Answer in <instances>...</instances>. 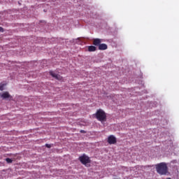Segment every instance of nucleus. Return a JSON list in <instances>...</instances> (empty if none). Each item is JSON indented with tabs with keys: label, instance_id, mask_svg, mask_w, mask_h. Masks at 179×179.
<instances>
[{
	"label": "nucleus",
	"instance_id": "15",
	"mask_svg": "<svg viewBox=\"0 0 179 179\" xmlns=\"http://www.w3.org/2000/svg\"><path fill=\"white\" fill-rule=\"evenodd\" d=\"M166 179H171V178H167Z\"/></svg>",
	"mask_w": 179,
	"mask_h": 179
},
{
	"label": "nucleus",
	"instance_id": "2",
	"mask_svg": "<svg viewBox=\"0 0 179 179\" xmlns=\"http://www.w3.org/2000/svg\"><path fill=\"white\" fill-rule=\"evenodd\" d=\"M96 118L98 120V121H106V118H107V115H106V113L103 111V110H98L96 113Z\"/></svg>",
	"mask_w": 179,
	"mask_h": 179
},
{
	"label": "nucleus",
	"instance_id": "4",
	"mask_svg": "<svg viewBox=\"0 0 179 179\" xmlns=\"http://www.w3.org/2000/svg\"><path fill=\"white\" fill-rule=\"evenodd\" d=\"M0 97L1 99H3V100H6V99H9V100H12V96H10L8 92L0 93Z\"/></svg>",
	"mask_w": 179,
	"mask_h": 179
},
{
	"label": "nucleus",
	"instance_id": "11",
	"mask_svg": "<svg viewBox=\"0 0 179 179\" xmlns=\"http://www.w3.org/2000/svg\"><path fill=\"white\" fill-rule=\"evenodd\" d=\"M6 162H7V163L9 164V163H12V162H13V161L10 158H6Z\"/></svg>",
	"mask_w": 179,
	"mask_h": 179
},
{
	"label": "nucleus",
	"instance_id": "13",
	"mask_svg": "<svg viewBox=\"0 0 179 179\" xmlns=\"http://www.w3.org/2000/svg\"><path fill=\"white\" fill-rule=\"evenodd\" d=\"M81 134H86V131L85 130H80Z\"/></svg>",
	"mask_w": 179,
	"mask_h": 179
},
{
	"label": "nucleus",
	"instance_id": "5",
	"mask_svg": "<svg viewBox=\"0 0 179 179\" xmlns=\"http://www.w3.org/2000/svg\"><path fill=\"white\" fill-rule=\"evenodd\" d=\"M108 143L109 145H115L117 143V138L115 136L111 135L108 138Z\"/></svg>",
	"mask_w": 179,
	"mask_h": 179
},
{
	"label": "nucleus",
	"instance_id": "3",
	"mask_svg": "<svg viewBox=\"0 0 179 179\" xmlns=\"http://www.w3.org/2000/svg\"><path fill=\"white\" fill-rule=\"evenodd\" d=\"M78 160H80V163L82 164H84V166H86V164H89L90 163V158L87 156L86 155H83V156L79 157Z\"/></svg>",
	"mask_w": 179,
	"mask_h": 179
},
{
	"label": "nucleus",
	"instance_id": "9",
	"mask_svg": "<svg viewBox=\"0 0 179 179\" xmlns=\"http://www.w3.org/2000/svg\"><path fill=\"white\" fill-rule=\"evenodd\" d=\"M96 46L90 45L88 47V51L90 52H93L96 51Z\"/></svg>",
	"mask_w": 179,
	"mask_h": 179
},
{
	"label": "nucleus",
	"instance_id": "6",
	"mask_svg": "<svg viewBox=\"0 0 179 179\" xmlns=\"http://www.w3.org/2000/svg\"><path fill=\"white\" fill-rule=\"evenodd\" d=\"M50 75L52 76V78L57 79V80H62V76H59V74H55V73L50 71Z\"/></svg>",
	"mask_w": 179,
	"mask_h": 179
},
{
	"label": "nucleus",
	"instance_id": "8",
	"mask_svg": "<svg viewBox=\"0 0 179 179\" xmlns=\"http://www.w3.org/2000/svg\"><path fill=\"white\" fill-rule=\"evenodd\" d=\"M101 43V40H100L99 38H95L93 41L94 45H100Z\"/></svg>",
	"mask_w": 179,
	"mask_h": 179
},
{
	"label": "nucleus",
	"instance_id": "1",
	"mask_svg": "<svg viewBox=\"0 0 179 179\" xmlns=\"http://www.w3.org/2000/svg\"><path fill=\"white\" fill-rule=\"evenodd\" d=\"M156 170L160 176H166L167 174V164L166 163H160L156 165Z\"/></svg>",
	"mask_w": 179,
	"mask_h": 179
},
{
	"label": "nucleus",
	"instance_id": "14",
	"mask_svg": "<svg viewBox=\"0 0 179 179\" xmlns=\"http://www.w3.org/2000/svg\"><path fill=\"white\" fill-rule=\"evenodd\" d=\"M0 31L3 32V28H2L1 27H0Z\"/></svg>",
	"mask_w": 179,
	"mask_h": 179
},
{
	"label": "nucleus",
	"instance_id": "10",
	"mask_svg": "<svg viewBox=\"0 0 179 179\" xmlns=\"http://www.w3.org/2000/svg\"><path fill=\"white\" fill-rule=\"evenodd\" d=\"M5 86H6V84L0 83V90H3V87H5Z\"/></svg>",
	"mask_w": 179,
	"mask_h": 179
},
{
	"label": "nucleus",
	"instance_id": "12",
	"mask_svg": "<svg viewBox=\"0 0 179 179\" xmlns=\"http://www.w3.org/2000/svg\"><path fill=\"white\" fill-rule=\"evenodd\" d=\"M45 146L46 148H51V145L50 144H45Z\"/></svg>",
	"mask_w": 179,
	"mask_h": 179
},
{
	"label": "nucleus",
	"instance_id": "7",
	"mask_svg": "<svg viewBox=\"0 0 179 179\" xmlns=\"http://www.w3.org/2000/svg\"><path fill=\"white\" fill-rule=\"evenodd\" d=\"M108 46L107 45H106V43H101L99 45V50H107Z\"/></svg>",
	"mask_w": 179,
	"mask_h": 179
}]
</instances>
